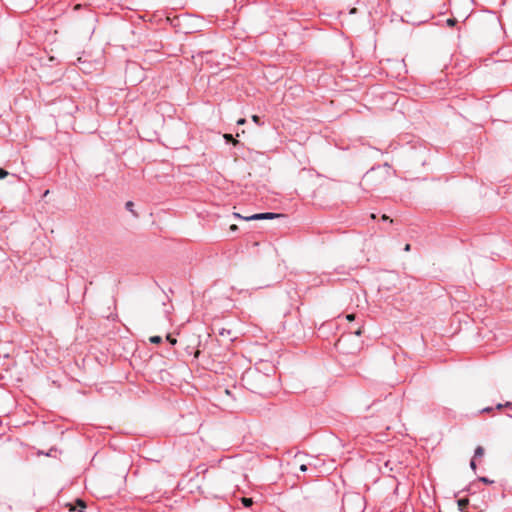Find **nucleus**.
Listing matches in <instances>:
<instances>
[{"label":"nucleus","instance_id":"24","mask_svg":"<svg viewBox=\"0 0 512 512\" xmlns=\"http://www.w3.org/2000/svg\"><path fill=\"white\" fill-rule=\"evenodd\" d=\"M490 410H491V408H485V409H483L482 411H483V412H489Z\"/></svg>","mask_w":512,"mask_h":512},{"label":"nucleus","instance_id":"16","mask_svg":"<svg viewBox=\"0 0 512 512\" xmlns=\"http://www.w3.org/2000/svg\"><path fill=\"white\" fill-rule=\"evenodd\" d=\"M381 218H382V220H384V221H390V222H393V220H392V219H390V217H389V216H387L386 214H383Z\"/></svg>","mask_w":512,"mask_h":512},{"label":"nucleus","instance_id":"21","mask_svg":"<svg viewBox=\"0 0 512 512\" xmlns=\"http://www.w3.org/2000/svg\"><path fill=\"white\" fill-rule=\"evenodd\" d=\"M484 483H492V481L488 480L487 478L483 477L480 479Z\"/></svg>","mask_w":512,"mask_h":512},{"label":"nucleus","instance_id":"5","mask_svg":"<svg viewBox=\"0 0 512 512\" xmlns=\"http://www.w3.org/2000/svg\"><path fill=\"white\" fill-rule=\"evenodd\" d=\"M149 340L153 344H160L162 342V338L160 336H152Z\"/></svg>","mask_w":512,"mask_h":512},{"label":"nucleus","instance_id":"14","mask_svg":"<svg viewBox=\"0 0 512 512\" xmlns=\"http://www.w3.org/2000/svg\"><path fill=\"white\" fill-rule=\"evenodd\" d=\"M346 319H347L349 322L353 321V320L355 319V314H348V315L346 316Z\"/></svg>","mask_w":512,"mask_h":512},{"label":"nucleus","instance_id":"2","mask_svg":"<svg viewBox=\"0 0 512 512\" xmlns=\"http://www.w3.org/2000/svg\"><path fill=\"white\" fill-rule=\"evenodd\" d=\"M66 506L70 511L83 512L86 508V503L82 499H77L74 504L69 503Z\"/></svg>","mask_w":512,"mask_h":512},{"label":"nucleus","instance_id":"26","mask_svg":"<svg viewBox=\"0 0 512 512\" xmlns=\"http://www.w3.org/2000/svg\"><path fill=\"white\" fill-rule=\"evenodd\" d=\"M49 190L45 191L44 196H48Z\"/></svg>","mask_w":512,"mask_h":512},{"label":"nucleus","instance_id":"15","mask_svg":"<svg viewBox=\"0 0 512 512\" xmlns=\"http://www.w3.org/2000/svg\"><path fill=\"white\" fill-rule=\"evenodd\" d=\"M252 120H253L255 123H257V124H259V123H260V118H259V116H257V115H253V116H252Z\"/></svg>","mask_w":512,"mask_h":512},{"label":"nucleus","instance_id":"3","mask_svg":"<svg viewBox=\"0 0 512 512\" xmlns=\"http://www.w3.org/2000/svg\"><path fill=\"white\" fill-rule=\"evenodd\" d=\"M469 504V500L467 498L459 499L458 506L460 510H464Z\"/></svg>","mask_w":512,"mask_h":512},{"label":"nucleus","instance_id":"18","mask_svg":"<svg viewBox=\"0 0 512 512\" xmlns=\"http://www.w3.org/2000/svg\"><path fill=\"white\" fill-rule=\"evenodd\" d=\"M229 229L230 231H236L238 229V226L236 224H232Z\"/></svg>","mask_w":512,"mask_h":512},{"label":"nucleus","instance_id":"22","mask_svg":"<svg viewBox=\"0 0 512 512\" xmlns=\"http://www.w3.org/2000/svg\"><path fill=\"white\" fill-rule=\"evenodd\" d=\"M410 249H411L410 244H406V245H405V247H404V250H405L406 252H408V251H410Z\"/></svg>","mask_w":512,"mask_h":512},{"label":"nucleus","instance_id":"25","mask_svg":"<svg viewBox=\"0 0 512 512\" xmlns=\"http://www.w3.org/2000/svg\"><path fill=\"white\" fill-rule=\"evenodd\" d=\"M350 13H356V8L351 9Z\"/></svg>","mask_w":512,"mask_h":512},{"label":"nucleus","instance_id":"11","mask_svg":"<svg viewBox=\"0 0 512 512\" xmlns=\"http://www.w3.org/2000/svg\"><path fill=\"white\" fill-rule=\"evenodd\" d=\"M8 175V172L2 168H0V179L5 178Z\"/></svg>","mask_w":512,"mask_h":512},{"label":"nucleus","instance_id":"19","mask_svg":"<svg viewBox=\"0 0 512 512\" xmlns=\"http://www.w3.org/2000/svg\"><path fill=\"white\" fill-rule=\"evenodd\" d=\"M245 122H246V120H245L244 118H241V119H239V120L237 121V124H238V125H243V124H245Z\"/></svg>","mask_w":512,"mask_h":512},{"label":"nucleus","instance_id":"7","mask_svg":"<svg viewBox=\"0 0 512 512\" xmlns=\"http://www.w3.org/2000/svg\"><path fill=\"white\" fill-rule=\"evenodd\" d=\"M126 209L129 210L130 212H132L135 216H137V214L134 212L133 210V207H134V203L132 201H128L126 202Z\"/></svg>","mask_w":512,"mask_h":512},{"label":"nucleus","instance_id":"23","mask_svg":"<svg viewBox=\"0 0 512 512\" xmlns=\"http://www.w3.org/2000/svg\"><path fill=\"white\" fill-rule=\"evenodd\" d=\"M470 465H471V468H472V469H475V468H476V464H475V462H474L473 460L471 461Z\"/></svg>","mask_w":512,"mask_h":512},{"label":"nucleus","instance_id":"27","mask_svg":"<svg viewBox=\"0 0 512 512\" xmlns=\"http://www.w3.org/2000/svg\"><path fill=\"white\" fill-rule=\"evenodd\" d=\"M371 218H372V219H375V218H376V215H375V214H371Z\"/></svg>","mask_w":512,"mask_h":512},{"label":"nucleus","instance_id":"10","mask_svg":"<svg viewBox=\"0 0 512 512\" xmlns=\"http://www.w3.org/2000/svg\"><path fill=\"white\" fill-rule=\"evenodd\" d=\"M167 341H169L172 345L176 344L177 340L173 338L170 334L166 337Z\"/></svg>","mask_w":512,"mask_h":512},{"label":"nucleus","instance_id":"6","mask_svg":"<svg viewBox=\"0 0 512 512\" xmlns=\"http://www.w3.org/2000/svg\"><path fill=\"white\" fill-rule=\"evenodd\" d=\"M484 455V448L481 447V446H478L476 449H475V457H481Z\"/></svg>","mask_w":512,"mask_h":512},{"label":"nucleus","instance_id":"9","mask_svg":"<svg viewBox=\"0 0 512 512\" xmlns=\"http://www.w3.org/2000/svg\"><path fill=\"white\" fill-rule=\"evenodd\" d=\"M457 20L455 18H449L447 19V25L448 26H454L456 24Z\"/></svg>","mask_w":512,"mask_h":512},{"label":"nucleus","instance_id":"4","mask_svg":"<svg viewBox=\"0 0 512 512\" xmlns=\"http://www.w3.org/2000/svg\"><path fill=\"white\" fill-rule=\"evenodd\" d=\"M241 502L243 503V505H244L245 507H250V506L253 504V500H252V498H246V497H243V498L241 499Z\"/></svg>","mask_w":512,"mask_h":512},{"label":"nucleus","instance_id":"20","mask_svg":"<svg viewBox=\"0 0 512 512\" xmlns=\"http://www.w3.org/2000/svg\"><path fill=\"white\" fill-rule=\"evenodd\" d=\"M300 470L305 472L307 470V466L305 464L300 465Z\"/></svg>","mask_w":512,"mask_h":512},{"label":"nucleus","instance_id":"12","mask_svg":"<svg viewBox=\"0 0 512 512\" xmlns=\"http://www.w3.org/2000/svg\"><path fill=\"white\" fill-rule=\"evenodd\" d=\"M363 333V326L358 327V329L354 332L356 336H361Z\"/></svg>","mask_w":512,"mask_h":512},{"label":"nucleus","instance_id":"13","mask_svg":"<svg viewBox=\"0 0 512 512\" xmlns=\"http://www.w3.org/2000/svg\"><path fill=\"white\" fill-rule=\"evenodd\" d=\"M511 405H512V403H511V402H507V403L505 404V407H510ZM503 407H504V405H502V404H498V405H497V409H499V410H500V409H502Z\"/></svg>","mask_w":512,"mask_h":512},{"label":"nucleus","instance_id":"1","mask_svg":"<svg viewBox=\"0 0 512 512\" xmlns=\"http://www.w3.org/2000/svg\"><path fill=\"white\" fill-rule=\"evenodd\" d=\"M234 215L236 217H238V218H242V219H245L247 221H249V220H268V219H274V218H277V217L281 216L280 214H276V213H259V214H254V215L249 216V217H242L238 213H234Z\"/></svg>","mask_w":512,"mask_h":512},{"label":"nucleus","instance_id":"17","mask_svg":"<svg viewBox=\"0 0 512 512\" xmlns=\"http://www.w3.org/2000/svg\"><path fill=\"white\" fill-rule=\"evenodd\" d=\"M372 177H373V171L368 172V173L365 175V178H367V179H372Z\"/></svg>","mask_w":512,"mask_h":512},{"label":"nucleus","instance_id":"8","mask_svg":"<svg viewBox=\"0 0 512 512\" xmlns=\"http://www.w3.org/2000/svg\"><path fill=\"white\" fill-rule=\"evenodd\" d=\"M224 138H225L227 141H231L234 145H236V144L238 143V141H237V140H235L231 134H225V135H224Z\"/></svg>","mask_w":512,"mask_h":512}]
</instances>
